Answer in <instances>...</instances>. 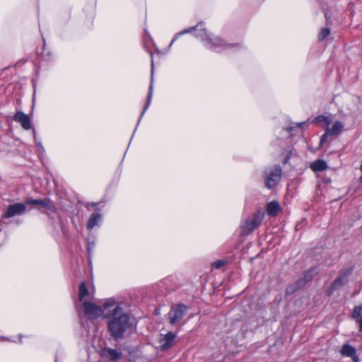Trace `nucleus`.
<instances>
[{
    "mask_svg": "<svg viewBox=\"0 0 362 362\" xmlns=\"http://www.w3.org/2000/svg\"><path fill=\"white\" fill-rule=\"evenodd\" d=\"M102 219V215L99 213L92 214L87 223V228L92 230L95 226H98Z\"/></svg>",
    "mask_w": 362,
    "mask_h": 362,
    "instance_id": "16",
    "label": "nucleus"
},
{
    "mask_svg": "<svg viewBox=\"0 0 362 362\" xmlns=\"http://www.w3.org/2000/svg\"><path fill=\"white\" fill-rule=\"evenodd\" d=\"M89 292L85 282H81L79 286L78 299L82 303L85 301L84 298L88 295Z\"/></svg>",
    "mask_w": 362,
    "mask_h": 362,
    "instance_id": "19",
    "label": "nucleus"
},
{
    "mask_svg": "<svg viewBox=\"0 0 362 362\" xmlns=\"http://www.w3.org/2000/svg\"><path fill=\"white\" fill-rule=\"evenodd\" d=\"M33 136H34V139H35V141L36 145H37V146H40V147H42V144H41V143H40V142H39V143H37V142L36 136H35V129H33Z\"/></svg>",
    "mask_w": 362,
    "mask_h": 362,
    "instance_id": "30",
    "label": "nucleus"
},
{
    "mask_svg": "<svg viewBox=\"0 0 362 362\" xmlns=\"http://www.w3.org/2000/svg\"><path fill=\"white\" fill-rule=\"evenodd\" d=\"M331 136L329 134V133L327 132V129H325V132L322 135V136L320 137V146H322L325 142H326V140H327V138L328 136Z\"/></svg>",
    "mask_w": 362,
    "mask_h": 362,
    "instance_id": "26",
    "label": "nucleus"
},
{
    "mask_svg": "<svg viewBox=\"0 0 362 362\" xmlns=\"http://www.w3.org/2000/svg\"><path fill=\"white\" fill-rule=\"evenodd\" d=\"M98 204H99L98 202H97V203H95V202H88L86 205V207L89 209L90 207H94V206H98Z\"/></svg>",
    "mask_w": 362,
    "mask_h": 362,
    "instance_id": "29",
    "label": "nucleus"
},
{
    "mask_svg": "<svg viewBox=\"0 0 362 362\" xmlns=\"http://www.w3.org/2000/svg\"><path fill=\"white\" fill-rule=\"evenodd\" d=\"M264 173L265 185L267 188L271 189L279 182L281 177V168L279 165H274L266 170Z\"/></svg>",
    "mask_w": 362,
    "mask_h": 362,
    "instance_id": "5",
    "label": "nucleus"
},
{
    "mask_svg": "<svg viewBox=\"0 0 362 362\" xmlns=\"http://www.w3.org/2000/svg\"><path fill=\"white\" fill-rule=\"evenodd\" d=\"M296 284L298 288L299 289H300L301 288L304 287L307 284V282L302 278V279H298L296 282Z\"/></svg>",
    "mask_w": 362,
    "mask_h": 362,
    "instance_id": "28",
    "label": "nucleus"
},
{
    "mask_svg": "<svg viewBox=\"0 0 362 362\" xmlns=\"http://www.w3.org/2000/svg\"><path fill=\"white\" fill-rule=\"evenodd\" d=\"M299 288H298L297 285L296 283L293 284H291L289 285L286 289V294L288 295H291L293 294V293H295L296 291H298Z\"/></svg>",
    "mask_w": 362,
    "mask_h": 362,
    "instance_id": "23",
    "label": "nucleus"
},
{
    "mask_svg": "<svg viewBox=\"0 0 362 362\" xmlns=\"http://www.w3.org/2000/svg\"><path fill=\"white\" fill-rule=\"evenodd\" d=\"M225 263L226 262L224 260H217L212 264V267L218 269L223 267Z\"/></svg>",
    "mask_w": 362,
    "mask_h": 362,
    "instance_id": "25",
    "label": "nucleus"
},
{
    "mask_svg": "<svg viewBox=\"0 0 362 362\" xmlns=\"http://www.w3.org/2000/svg\"><path fill=\"white\" fill-rule=\"evenodd\" d=\"M176 338L175 334L172 332H169L166 334L163 335L160 339V348L162 351H166L169 349L175 343Z\"/></svg>",
    "mask_w": 362,
    "mask_h": 362,
    "instance_id": "10",
    "label": "nucleus"
},
{
    "mask_svg": "<svg viewBox=\"0 0 362 362\" xmlns=\"http://www.w3.org/2000/svg\"><path fill=\"white\" fill-rule=\"evenodd\" d=\"M101 356L112 361H116L122 357V353L111 348H104L101 350Z\"/></svg>",
    "mask_w": 362,
    "mask_h": 362,
    "instance_id": "12",
    "label": "nucleus"
},
{
    "mask_svg": "<svg viewBox=\"0 0 362 362\" xmlns=\"http://www.w3.org/2000/svg\"><path fill=\"white\" fill-rule=\"evenodd\" d=\"M314 122L316 123L321 122H326L327 124H330V121L327 119V117H326L325 116H323V115H320V116H317V117H315L314 119Z\"/></svg>",
    "mask_w": 362,
    "mask_h": 362,
    "instance_id": "24",
    "label": "nucleus"
},
{
    "mask_svg": "<svg viewBox=\"0 0 362 362\" xmlns=\"http://www.w3.org/2000/svg\"><path fill=\"white\" fill-rule=\"evenodd\" d=\"M106 317L110 318L107 329L111 337L116 341L122 339L129 327L128 314L119 305H116L112 310H108Z\"/></svg>",
    "mask_w": 362,
    "mask_h": 362,
    "instance_id": "1",
    "label": "nucleus"
},
{
    "mask_svg": "<svg viewBox=\"0 0 362 362\" xmlns=\"http://www.w3.org/2000/svg\"><path fill=\"white\" fill-rule=\"evenodd\" d=\"M26 211V206L23 203L10 204L1 216L2 218H10L16 216H21Z\"/></svg>",
    "mask_w": 362,
    "mask_h": 362,
    "instance_id": "6",
    "label": "nucleus"
},
{
    "mask_svg": "<svg viewBox=\"0 0 362 362\" xmlns=\"http://www.w3.org/2000/svg\"><path fill=\"white\" fill-rule=\"evenodd\" d=\"M323 180L325 183H327V184L331 183V182H332V180L330 177H325V178H323Z\"/></svg>",
    "mask_w": 362,
    "mask_h": 362,
    "instance_id": "32",
    "label": "nucleus"
},
{
    "mask_svg": "<svg viewBox=\"0 0 362 362\" xmlns=\"http://www.w3.org/2000/svg\"><path fill=\"white\" fill-rule=\"evenodd\" d=\"M25 203L30 205H39L43 209L52 211H54L56 209L53 202L49 199H34L28 198L25 199Z\"/></svg>",
    "mask_w": 362,
    "mask_h": 362,
    "instance_id": "8",
    "label": "nucleus"
},
{
    "mask_svg": "<svg viewBox=\"0 0 362 362\" xmlns=\"http://www.w3.org/2000/svg\"><path fill=\"white\" fill-rule=\"evenodd\" d=\"M292 130H293V127H291V128L288 129L289 132H291Z\"/></svg>",
    "mask_w": 362,
    "mask_h": 362,
    "instance_id": "33",
    "label": "nucleus"
},
{
    "mask_svg": "<svg viewBox=\"0 0 362 362\" xmlns=\"http://www.w3.org/2000/svg\"><path fill=\"white\" fill-rule=\"evenodd\" d=\"M115 302L112 299H108L106 300V302L103 304V307L105 309H108L111 307H112L115 305Z\"/></svg>",
    "mask_w": 362,
    "mask_h": 362,
    "instance_id": "27",
    "label": "nucleus"
},
{
    "mask_svg": "<svg viewBox=\"0 0 362 362\" xmlns=\"http://www.w3.org/2000/svg\"><path fill=\"white\" fill-rule=\"evenodd\" d=\"M187 313V307L184 304H176L171 307L168 315L171 325H177Z\"/></svg>",
    "mask_w": 362,
    "mask_h": 362,
    "instance_id": "4",
    "label": "nucleus"
},
{
    "mask_svg": "<svg viewBox=\"0 0 362 362\" xmlns=\"http://www.w3.org/2000/svg\"><path fill=\"white\" fill-rule=\"evenodd\" d=\"M329 33H330L329 28H322L318 35L319 40L322 41V40H325L327 36H329Z\"/></svg>",
    "mask_w": 362,
    "mask_h": 362,
    "instance_id": "22",
    "label": "nucleus"
},
{
    "mask_svg": "<svg viewBox=\"0 0 362 362\" xmlns=\"http://www.w3.org/2000/svg\"><path fill=\"white\" fill-rule=\"evenodd\" d=\"M351 269H347L344 272L340 274L339 276L333 281L332 284V289L335 290L342 287L346 284L348 276L351 273Z\"/></svg>",
    "mask_w": 362,
    "mask_h": 362,
    "instance_id": "11",
    "label": "nucleus"
},
{
    "mask_svg": "<svg viewBox=\"0 0 362 362\" xmlns=\"http://www.w3.org/2000/svg\"><path fill=\"white\" fill-rule=\"evenodd\" d=\"M153 61L152 60L151 61V85L149 86V90H148V97H147V101H146V105H145V106L144 107L143 111L141 113V115H140V117H139L138 123L140 122L142 117L144 116L145 112L148 108V107H149V105L151 104V102L152 95H153ZM138 124H137V125Z\"/></svg>",
    "mask_w": 362,
    "mask_h": 362,
    "instance_id": "14",
    "label": "nucleus"
},
{
    "mask_svg": "<svg viewBox=\"0 0 362 362\" xmlns=\"http://www.w3.org/2000/svg\"><path fill=\"white\" fill-rule=\"evenodd\" d=\"M328 168L327 163L323 160L318 159L314 161L310 165V168L315 172H321L326 170Z\"/></svg>",
    "mask_w": 362,
    "mask_h": 362,
    "instance_id": "18",
    "label": "nucleus"
},
{
    "mask_svg": "<svg viewBox=\"0 0 362 362\" xmlns=\"http://www.w3.org/2000/svg\"><path fill=\"white\" fill-rule=\"evenodd\" d=\"M13 119L20 123L24 129L28 130L31 129L32 125L29 116L22 111H16V114L13 115Z\"/></svg>",
    "mask_w": 362,
    "mask_h": 362,
    "instance_id": "9",
    "label": "nucleus"
},
{
    "mask_svg": "<svg viewBox=\"0 0 362 362\" xmlns=\"http://www.w3.org/2000/svg\"><path fill=\"white\" fill-rule=\"evenodd\" d=\"M356 322L358 323V327H359V331L361 332H362V318L361 319H359L358 321H356Z\"/></svg>",
    "mask_w": 362,
    "mask_h": 362,
    "instance_id": "31",
    "label": "nucleus"
},
{
    "mask_svg": "<svg viewBox=\"0 0 362 362\" xmlns=\"http://www.w3.org/2000/svg\"><path fill=\"white\" fill-rule=\"evenodd\" d=\"M344 125L339 121H335L331 128L327 127L326 129L331 136H338L342 132Z\"/></svg>",
    "mask_w": 362,
    "mask_h": 362,
    "instance_id": "17",
    "label": "nucleus"
},
{
    "mask_svg": "<svg viewBox=\"0 0 362 362\" xmlns=\"http://www.w3.org/2000/svg\"><path fill=\"white\" fill-rule=\"evenodd\" d=\"M316 274L315 269H310L307 272H305L303 279L307 282V284L311 281Z\"/></svg>",
    "mask_w": 362,
    "mask_h": 362,
    "instance_id": "21",
    "label": "nucleus"
},
{
    "mask_svg": "<svg viewBox=\"0 0 362 362\" xmlns=\"http://www.w3.org/2000/svg\"><path fill=\"white\" fill-rule=\"evenodd\" d=\"M351 317L356 321H358L359 319L362 318V304L356 305L354 308Z\"/></svg>",
    "mask_w": 362,
    "mask_h": 362,
    "instance_id": "20",
    "label": "nucleus"
},
{
    "mask_svg": "<svg viewBox=\"0 0 362 362\" xmlns=\"http://www.w3.org/2000/svg\"><path fill=\"white\" fill-rule=\"evenodd\" d=\"M195 31L194 36L200 38L202 40L206 42V47L211 50L217 51L218 48L221 46L230 47L232 45H226L224 41L218 37L211 39L209 35L206 30L204 28V25L202 22H199L195 26L184 29L180 32L176 33L170 43V46L182 35L187 34Z\"/></svg>",
    "mask_w": 362,
    "mask_h": 362,
    "instance_id": "2",
    "label": "nucleus"
},
{
    "mask_svg": "<svg viewBox=\"0 0 362 362\" xmlns=\"http://www.w3.org/2000/svg\"><path fill=\"white\" fill-rule=\"evenodd\" d=\"M264 216V212L258 211L248 216L241 224L243 233L249 234L257 228L262 223Z\"/></svg>",
    "mask_w": 362,
    "mask_h": 362,
    "instance_id": "3",
    "label": "nucleus"
},
{
    "mask_svg": "<svg viewBox=\"0 0 362 362\" xmlns=\"http://www.w3.org/2000/svg\"><path fill=\"white\" fill-rule=\"evenodd\" d=\"M356 352L355 348L349 344H344L340 351L342 356L351 357L354 362H358V358L356 356Z\"/></svg>",
    "mask_w": 362,
    "mask_h": 362,
    "instance_id": "13",
    "label": "nucleus"
},
{
    "mask_svg": "<svg viewBox=\"0 0 362 362\" xmlns=\"http://www.w3.org/2000/svg\"><path fill=\"white\" fill-rule=\"evenodd\" d=\"M82 305L85 315L89 318L96 319L103 314L102 308L94 303L85 300Z\"/></svg>",
    "mask_w": 362,
    "mask_h": 362,
    "instance_id": "7",
    "label": "nucleus"
},
{
    "mask_svg": "<svg viewBox=\"0 0 362 362\" xmlns=\"http://www.w3.org/2000/svg\"><path fill=\"white\" fill-rule=\"evenodd\" d=\"M280 209V205L277 201H272L267 204V214L270 217L276 216Z\"/></svg>",
    "mask_w": 362,
    "mask_h": 362,
    "instance_id": "15",
    "label": "nucleus"
}]
</instances>
